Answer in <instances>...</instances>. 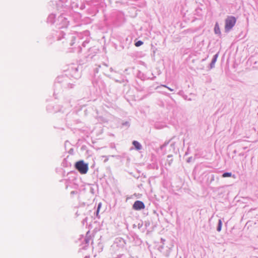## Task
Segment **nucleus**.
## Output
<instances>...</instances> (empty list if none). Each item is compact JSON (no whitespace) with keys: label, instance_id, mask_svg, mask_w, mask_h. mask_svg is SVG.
<instances>
[{"label":"nucleus","instance_id":"nucleus-1","mask_svg":"<svg viewBox=\"0 0 258 258\" xmlns=\"http://www.w3.org/2000/svg\"><path fill=\"white\" fill-rule=\"evenodd\" d=\"M236 18L232 16H228L225 21V31L228 32L235 26Z\"/></svg>","mask_w":258,"mask_h":258},{"label":"nucleus","instance_id":"nucleus-2","mask_svg":"<svg viewBox=\"0 0 258 258\" xmlns=\"http://www.w3.org/2000/svg\"><path fill=\"white\" fill-rule=\"evenodd\" d=\"M75 168L82 174H86L88 170V164L85 163L82 160L76 163Z\"/></svg>","mask_w":258,"mask_h":258},{"label":"nucleus","instance_id":"nucleus-3","mask_svg":"<svg viewBox=\"0 0 258 258\" xmlns=\"http://www.w3.org/2000/svg\"><path fill=\"white\" fill-rule=\"evenodd\" d=\"M145 206L144 203L140 201H136L133 205V208L137 211L144 209Z\"/></svg>","mask_w":258,"mask_h":258},{"label":"nucleus","instance_id":"nucleus-4","mask_svg":"<svg viewBox=\"0 0 258 258\" xmlns=\"http://www.w3.org/2000/svg\"><path fill=\"white\" fill-rule=\"evenodd\" d=\"M214 32L216 34H221L220 29L218 23L217 22L215 24L214 28Z\"/></svg>","mask_w":258,"mask_h":258},{"label":"nucleus","instance_id":"nucleus-5","mask_svg":"<svg viewBox=\"0 0 258 258\" xmlns=\"http://www.w3.org/2000/svg\"><path fill=\"white\" fill-rule=\"evenodd\" d=\"M133 144L137 150H139L141 149L142 146L138 142L134 141Z\"/></svg>","mask_w":258,"mask_h":258},{"label":"nucleus","instance_id":"nucleus-6","mask_svg":"<svg viewBox=\"0 0 258 258\" xmlns=\"http://www.w3.org/2000/svg\"><path fill=\"white\" fill-rule=\"evenodd\" d=\"M222 221L221 220H219V222H218V228H217V230L218 231H220L221 230V227H222Z\"/></svg>","mask_w":258,"mask_h":258},{"label":"nucleus","instance_id":"nucleus-7","mask_svg":"<svg viewBox=\"0 0 258 258\" xmlns=\"http://www.w3.org/2000/svg\"><path fill=\"white\" fill-rule=\"evenodd\" d=\"M232 175L231 173L225 172L222 175L223 177H231Z\"/></svg>","mask_w":258,"mask_h":258},{"label":"nucleus","instance_id":"nucleus-8","mask_svg":"<svg viewBox=\"0 0 258 258\" xmlns=\"http://www.w3.org/2000/svg\"><path fill=\"white\" fill-rule=\"evenodd\" d=\"M143 44V42L142 41H138L135 43V46L137 47H139L141 45H142Z\"/></svg>","mask_w":258,"mask_h":258},{"label":"nucleus","instance_id":"nucleus-9","mask_svg":"<svg viewBox=\"0 0 258 258\" xmlns=\"http://www.w3.org/2000/svg\"><path fill=\"white\" fill-rule=\"evenodd\" d=\"M101 204L100 203V204L98 205V206L97 213L99 212V209H100V207H101Z\"/></svg>","mask_w":258,"mask_h":258},{"label":"nucleus","instance_id":"nucleus-10","mask_svg":"<svg viewBox=\"0 0 258 258\" xmlns=\"http://www.w3.org/2000/svg\"><path fill=\"white\" fill-rule=\"evenodd\" d=\"M217 57V54H216V55H215V58H214V59H213V62H214L216 60Z\"/></svg>","mask_w":258,"mask_h":258},{"label":"nucleus","instance_id":"nucleus-11","mask_svg":"<svg viewBox=\"0 0 258 258\" xmlns=\"http://www.w3.org/2000/svg\"><path fill=\"white\" fill-rule=\"evenodd\" d=\"M164 87H166V88H167V87H166V86H164ZM167 88H168L169 90H170V91H173V90H172V89H171V88H168V87H167Z\"/></svg>","mask_w":258,"mask_h":258}]
</instances>
